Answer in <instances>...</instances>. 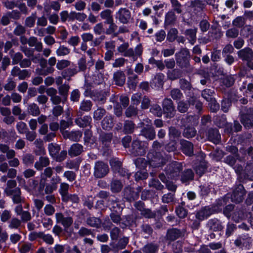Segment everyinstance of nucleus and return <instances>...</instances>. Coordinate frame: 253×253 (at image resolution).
<instances>
[{"mask_svg":"<svg viewBox=\"0 0 253 253\" xmlns=\"http://www.w3.org/2000/svg\"><path fill=\"white\" fill-rule=\"evenodd\" d=\"M175 60L177 65L181 69L187 72H192L193 67L191 66L189 59L190 54L189 50L186 48H181L176 53Z\"/></svg>","mask_w":253,"mask_h":253,"instance_id":"obj_1","label":"nucleus"},{"mask_svg":"<svg viewBox=\"0 0 253 253\" xmlns=\"http://www.w3.org/2000/svg\"><path fill=\"white\" fill-rule=\"evenodd\" d=\"M0 151L2 153L6 154V158L9 160L8 165L11 167H18L20 165V161L18 158H15L16 152L13 149H10L8 145L5 144H0Z\"/></svg>","mask_w":253,"mask_h":253,"instance_id":"obj_2","label":"nucleus"},{"mask_svg":"<svg viewBox=\"0 0 253 253\" xmlns=\"http://www.w3.org/2000/svg\"><path fill=\"white\" fill-rule=\"evenodd\" d=\"M147 163L153 168H159L164 166L168 159L163 156L162 153H148Z\"/></svg>","mask_w":253,"mask_h":253,"instance_id":"obj_3","label":"nucleus"},{"mask_svg":"<svg viewBox=\"0 0 253 253\" xmlns=\"http://www.w3.org/2000/svg\"><path fill=\"white\" fill-rule=\"evenodd\" d=\"M109 171L108 165L102 161L96 162L94 166L93 175L96 178L105 176Z\"/></svg>","mask_w":253,"mask_h":253,"instance_id":"obj_4","label":"nucleus"},{"mask_svg":"<svg viewBox=\"0 0 253 253\" xmlns=\"http://www.w3.org/2000/svg\"><path fill=\"white\" fill-rule=\"evenodd\" d=\"M182 169L183 167L181 163L174 161L167 166L166 172L171 178H174L179 176V173Z\"/></svg>","mask_w":253,"mask_h":253,"instance_id":"obj_5","label":"nucleus"},{"mask_svg":"<svg viewBox=\"0 0 253 253\" xmlns=\"http://www.w3.org/2000/svg\"><path fill=\"white\" fill-rule=\"evenodd\" d=\"M253 110L251 108H245L241 111V122L244 126L250 128L253 126Z\"/></svg>","mask_w":253,"mask_h":253,"instance_id":"obj_6","label":"nucleus"},{"mask_svg":"<svg viewBox=\"0 0 253 253\" xmlns=\"http://www.w3.org/2000/svg\"><path fill=\"white\" fill-rule=\"evenodd\" d=\"M147 147L142 141L138 140H134L131 144L130 152L135 156H142L146 153Z\"/></svg>","mask_w":253,"mask_h":253,"instance_id":"obj_7","label":"nucleus"},{"mask_svg":"<svg viewBox=\"0 0 253 253\" xmlns=\"http://www.w3.org/2000/svg\"><path fill=\"white\" fill-rule=\"evenodd\" d=\"M163 112L167 114V117L172 118L175 116L176 110L173 102L170 98H165L162 103Z\"/></svg>","mask_w":253,"mask_h":253,"instance_id":"obj_8","label":"nucleus"},{"mask_svg":"<svg viewBox=\"0 0 253 253\" xmlns=\"http://www.w3.org/2000/svg\"><path fill=\"white\" fill-rule=\"evenodd\" d=\"M239 56L244 61L247 62V64L249 68L253 69V51L250 48H246L238 52Z\"/></svg>","mask_w":253,"mask_h":253,"instance_id":"obj_9","label":"nucleus"},{"mask_svg":"<svg viewBox=\"0 0 253 253\" xmlns=\"http://www.w3.org/2000/svg\"><path fill=\"white\" fill-rule=\"evenodd\" d=\"M46 94L50 97V100L53 105H59L61 103H65L66 101L64 100V98L57 95V90L53 87L46 88Z\"/></svg>","mask_w":253,"mask_h":253,"instance_id":"obj_10","label":"nucleus"},{"mask_svg":"<svg viewBox=\"0 0 253 253\" xmlns=\"http://www.w3.org/2000/svg\"><path fill=\"white\" fill-rule=\"evenodd\" d=\"M56 223L61 224L65 229L69 228L73 223V218L71 216L65 217L61 212H56L55 214Z\"/></svg>","mask_w":253,"mask_h":253,"instance_id":"obj_11","label":"nucleus"},{"mask_svg":"<svg viewBox=\"0 0 253 253\" xmlns=\"http://www.w3.org/2000/svg\"><path fill=\"white\" fill-rule=\"evenodd\" d=\"M245 194V191L242 184H239L233 190L231 195V201L236 203H239L243 201Z\"/></svg>","mask_w":253,"mask_h":253,"instance_id":"obj_12","label":"nucleus"},{"mask_svg":"<svg viewBox=\"0 0 253 253\" xmlns=\"http://www.w3.org/2000/svg\"><path fill=\"white\" fill-rule=\"evenodd\" d=\"M139 191H135L134 189L129 186L124 188L123 191V197L127 201L132 202L136 200L139 197Z\"/></svg>","mask_w":253,"mask_h":253,"instance_id":"obj_13","label":"nucleus"},{"mask_svg":"<svg viewBox=\"0 0 253 253\" xmlns=\"http://www.w3.org/2000/svg\"><path fill=\"white\" fill-rule=\"evenodd\" d=\"M179 144L180 150L183 154L189 157L194 155V145L192 142L181 139L179 141Z\"/></svg>","mask_w":253,"mask_h":253,"instance_id":"obj_14","label":"nucleus"},{"mask_svg":"<svg viewBox=\"0 0 253 253\" xmlns=\"http://www.w3.org/2000/svg\"><path fill=\"white\" fill-rule=\"evenodd\" d=\"M108 202L111 203L112 205L111 208L113 211V212H112L110 215L111 219L115 223H120V222L122 220V218L119 214L116 213L117 211L116 210L117 207H118L119 210H121V209L118 204V201L117 200V199H111V200L109 199Z\"/></svg>","mask_w":253,"mask_h":253,"instance_id":"obj_15","label":"nucleus"},{"mask_svg":"<svg viewBox=\"0 0 253 253\" xmlns=\"http://www.w3.org/2000/svg\"><path fill=\"white\" fill-rule=\"evenodd\" d=\"M7 196L11 197L13 202L15 204H20L24 202L25 199L22 196V192L19 187L14 190L6 194Z\"/></svg>","mask_w":253,"mask_h":253,"instance_id":"obj_16","label":"nucleus"},{"mask_svg":"<svg viewBox=\"0 0 253 253\" xmlns=\"http://www.w3.org/2000/svg\"><path fill=\"white\" fill-rule=\"evenodd\" d=\"M60 4L57 1L45 2L43 3V11L46 15H48L51 13V9L57 12L60 9Z\"/></svg>","mask_w":253,"mask_h":253,"instance_id":"obj_17","label":"nucleus"},{"mask_svg":"<svg viewBox=\"0 0 253 253\" xmlns=\"http://www.w3.org/2000/svg\"><path fill=\"white\" fill-rule=\"evenodd\" d=\"M140 135L149 140H152L156 137L155 128L151 125H147L141 129Z\"/></svg>","mask_w":253,"mask_h":253,"instance_id":"obj_18","label":"nucleus"},{"mask_svg":"<svg viewBox=\"0 0 253 253\" xmlns=\"http://www.w3.org/2000/svg\"><path fill=\"white\" fill-rule=\"evenodd\" d=\"M116 18L122 23H127L130 18V12L126 8H121L116 13Z\"/></svg>","mask_w":253,"mask_h":253,"instance_id":"obj_19","label":"nucleus"},{"mask_svg":"<svg viewBox=\"0 0 253 253\" xmlns=\"http://www.w3.org/2000/svg\"><path fill=\"white\" fill-rule=\"evenodd\" d=\"M142 47L141 45H137L134 50L132 48H127L126 51L123 54V55L126 57H131L133 61L137 59L142 53Z\"/></svg>","mask_w":253,"mask_h":253,"instance_id":"obj_20","label":"nucleus"},{"mask_svg":"<svg viewBox=\"0 0 253 253\" xmlns=\"http://www.w3.org/2000/svg\"><path fill=\"white\" fill-rule=\"evenodd\" d=\"M214 213L213 210L209 207H205L198 211L196 214V217L200 221L208 218Z\"/></svg>","mask_w":253,"mask_h":253,"instance_id":"obj_21","label":"nucleus"},{"mask_svg":"<svg viewBox=\"0 0 253 253\" xmlns=\"http://www.w3.org/2000/svg\"><path fill=\"white\" fill-rule=\"evenodd\" d=\"M207 227L211 231H220L223 228L221 222L216 218L209 219L207 223Z\"/></svg>","mask_w":253,"mask_h":253,"instance_id":"obj_22","label":"nucleus"},{"mask_svg":"<svg viewBox=\"0 0 253 253\" xmlns=\"http://www.w3.org/2000/svg\"><path fill=\"white\" fill-rule=\"evenodd\" d=\"M183 235L182 232L176 228H172L167 231L166 239L169 241H173Z\"/></svg>","mask_w":253,"mask_h":253,"instance_id":"obj_23","label":"nucleus"},{"mask_svg":"<svg viewBox=\"0 0 253 253\" xmlns=\"http://www.w3.org/2000/svg\"><path fill=\"white\" fill-rule=\"evenodd\" d=\"M56 63V59L55 57H51L49 58L47 61V63L49 65L48 67H46V69H42L41 71V76H47L48 74H52L55 69L53 67Z\"/></svg>","mask_w":253,"mask_h":253,"instance_id":"obj_24","label":"nucleus"},{"mask_svg":"<svg viewBox=\"0 0 253 253\" xmlns=\"http://www.w3.org/2000/svg\"><path fill=\"white\" fill-rule=\"evenodd\" d=\"M84 151L83 146L79 143H75L71 145L68 150V154L71 157H76L81 155Z\"/></svg>","mask_w":253,"mask_h":253,"instance_id":"obj_25","label":"nucleus"},{"mask_svg":"<svg viewBox=\"0 0 253 253\" xmlns=\"http://www.w3.org/2000/svg\"><path fill=\"white\" fill-rule=\"evenodd\" d=\"M113 81L117 85L122 86L126 82V76L122 71H118L113 75Z\"/></svg>","mask_w":253,"mask_h":253,"instance_id":"obj_26","label":"nucleus"},{"mask_svg":"<svg viewBox=\"0 0 253 253\" xmlns=\"http://www.w3.org/2000/svg\"><path fill=\"white\" fill-rule=\"evenodd\" d=\"M208 137L209 140L215 144L218 143L220 139V135L216 129L210 128L208 130Z\"/></svg>","mask_w":253,"mask_h":253,"instance_id":"obj_27","label":"nucleus"},{"mask_svg":"<svg viewBox=\"0 0 253 253\" xmlns=\"http://www.w3.org/2000/svg\"><path fill=\"white\" fill-rule=\"evenodd\" d=\"M69 189V185L65 182L61 183L59 189V192L61 196L62 200L64 202H67L68 196L69 195L68 193Z\"/></svg>","mask_w":253,"mask_h":253,"instance_id":"obj_28","label":"nucleus"},{"mask_svg":"<svg viewBox=\"0 0 253 253\" xmlns=\"http://www.w3.org/2000/svg\"><path fill=\"white\" fill-rule=\"evenodd\" d=\"M159 248L158 244L154 243H149L143 247L142 251L143 253H157Z\"/></svg>","mask_w":253,"mask_h":253,"instance_id":"obj_29","label":"nucleus"},{"mask_svg":"<svg viewBox=\"0 0 253 253\" xmlns=\"http://www.w3.org/2000/svg\"><path fill=\"white\" fill-rule=\"evenodd\" d=\"M91 98L95 101L98 102L99 103L103 104L106 101V97L104 92L97 90H93L92 93L91 94Z\"/></svg>","mask_w":253,"mask_h":253,"instance_id":"obj_30","label":"nucleus"},{"mask_svg":"<svg viewBox=\"0 0 253 253\" xmlns=\"http://www.w3.org/2000/svg\"><path fill=\"white\" fill-rule=\"evenodd\" d=\"M50 163L48 158L46 157H41L39 160L35 164V168L38 170H41L43 167H47Z\"/></svg>","mask_w":253,"mask_h":253,"instance_id":"obj_31","label":"nucleus"},{"mask_svg":"<svg viewBox=\"0 0 253 253\" xmlns=\"http://www.w3.org/2000/svg\"><path fill=\"white\" fill-rule=\"evenodd\" d=\"M123 187V184L120 180L113 179L110 183V189L112 193H118L120 192Z\"/></svg>","mask_w":253,"mask_h":253,"instance_id":"obj_32","label":"nucleus"},{"mask_svg":"<svg viewBox=\"0 0 253 253\" xmlns=\"http://www.w3.org/2000/svg\"><path fill=\"white\" fill-rule=\"evenodd\" d=\"M86 223L91 227L99 228L101 226L102 221L100 218L92 216L86 218Z\"/></svg>","mask_w":253,"mask_h":253,"instance_id":"obj_33","label":"nucleus"},{"mask_svg":"<svg viewBox=\"0 0 253 253\" xmlns=\"http://www.w3.org/2000/svg\"><path fill=\"white\" fill-rule=\"evenodd\" d=\"M78 73V71L76 68H69L64 70L61 73V75L63 79L69 81L71 80V77Z\"/></svg>","mask_w":253,"mask_h":253,"instance_id":"obj_34","label":"nucleus"},{"mask_svg":"<svg viewBox=\"0 0 253 253\" xmlns=\"http://www.w3.org/2000/svg\"><path fill=\"white\" fill-rule=\"evenodd\" d=\"M93 104L89 100H83L80 106L79 111L78 113H81V111L88 112L90 111L92 107Z\"/></svg>","mask_w":253,"mask_h":253,"instance_id":"obj_35","label":"nucleus"},{"mask_svg":"<svg viewBox=\"0 0 253 253\" xmlns=\"http://www.w3.org/2000/svg\"><path fill=\"white\" fill-rule=\"evenodd\" d=\"M70 86L68 84H64L58 87L59 94L64 98V101H67Z\"/></svg>","mask_w":253,"mask_h":253,"instance_id":"obj_36","label":"nucleus"},{"mask_svg":"<svg viewBox=\"0 0 253 253\" xmlns=\"http://www.w3.org/2000/svg\"><path fill=\"white\" fill-rule=\"evenodd\" d=\"M91 120L90 116H85L83 118L77 119L75 122L80 126L84 127L90 125Z\"/></svg>","mask_w":253,"mask_h":253,"instance_id":"obj_37","label":"nucleus"},{"mask_svg":"<svg viewBox=\"0 0 253 253\" xmlns=\"http://www.w3.org/2000/svg\"><path fill=\"white\" fill-rule=\"evenodd\" d=\"M128 243V238L127 237H123L121 238L117 244L113 247V250L115 252L125 249Z\"/></svg>","mask_w":253,"mask_h":253,"instance_id":"obj_38","label":"nucleus"},{"mask_svg":"<svg viewBox=\"0 0 253 253\" xmlns=\"http://www.w3.org/2000/svg\"><path fill=\"white\" fill-rule=\"evenodd\" d=\"M253 173V165L252 163H248L243 171V176L245 178L252 180Z\"/></svg>","mask_w":253,"mask_h":253,"instance_id":"obj_39","label":"nucleus"},{"mask_svg":"<svg viewBox=\"0 0 253 253\" xmlns=\"http://www.w3.org/2000/svg\"><path fill=\"white\" fill-rule=\"evenodd\" d=\"M181 71L177 68L169 70L167 73L168 78L171 81L179 79L181 77Z\"/></svg>","mask_w":253,"mask_h":253,"instance_id":"obj_40","label":"nucleus"},{"mask_svg":"<svg viewBox=\"0 0 253 253\" xmlns=\"http://www.w3.org/2000/svg\"><path fill=\"white\" fill-rule=\"evenodd\" d=\"M194 176V172L192 169H186L181 174V180L182 182H186L189 180H192L193 179Z\"/></svg>","mask_w":253,"mask_h":253,"instance_id":"obj_41","label":"nucleus"},{"mask_svg":"<svg viewBox=\"0 0 253 253\" xmlns=\"http://www.w3.org/2000/svg\"><path fill=\"white\" fill-rule=\"evenodd\" d=\"M113 138V134L112 133H102L99 137V140L101 142L103 145H108L111 142Z\"/></svg>","mask_w":253,"mask_h":253,"instance_id":"obj_42","label":"nucleus"},{"mask_svg":"<svg viewBox=\"0 0 253 253\" xmlns=\"http://www.w3.org/2000/svg\"><path fill=\"white\" fill-rule=\"evenodd\" d=\"M141 232L145 238H148L152 234L153 230L148 224H143L141 226Z\"/></svg>","mask_w":253,"mask_h":253,"instance_id":"obj_43","label":"nucleus"},{"mask_svg":"<svg viewBox=\"0 0 253 253\" xmlns=\"http://www.w3.org/2000/svg\"><path fill=\"white\" fill-rule=\"evenodd\" d=\"M101 124L103 129L109 130L113 126V119L111 116H107L103 119Z\"/></svg>","mask_w":253,"mask_h":253,"instance_id":"obj_44","label":"nucleus"},{"mask_svg":"<svg viewBox=\"0 0 253 253\" xmlns=\"http://www.w3.org/2000/svg\"><path fill=\"white\" fill-rule=\"evenodd\" d=\"M27 111L29 114L33 116H38L41 113L39 106L35 103L28 105Z\"/></svg>","mask_w":253,"mask_h":253,"instance_id":"obj_45","label":"nucleus"},{"mask_svg":"<svg viewBox=\"0 0 253 253\" xmlns=\"http://www.w3.org/2000/svg\"><path fill=\"white\" fill-rule=\"evenodd\" d=\"M22 163L26 166L32 165L35 161V156L30 153L24 154L22 158Z\"/></svg>","mask_w":253,"mask_h":253,"instance_id":"obj_46","label":"nucleus"},{"mask_svg":"<svg viewBox=\"0 0 253 253\" xmlns=\"http://www.w3.org/2000/svg\"><path fill=\"white\" fill-rule=\"evenodd\" d=\"M138 76L133 75L128 77L127 84L128 87L131 89L135 90L138 84Z\"/></svg>","mask_w":253,"mask_h":253,"instance_id":"obj_47","label":"nucleus"},{"mask_svg":"<svg viewBox=\"0 0 253 253\" xmlns=\"http://www.w3.org/2000/svg\"><path fill=\"white\" fill-rule=\"evenodd\" d=\"M197 131L194 127L188 126L184 129L182 134L184 137L190 139L194 137Z\"/></svg>","mask_w":253,"mask_h":253,"instance_id":"obj_48","label":"nucleus"},{"mask_svg":"<svg viewBox=\"0 0 253 253\" xmlns=\"http://www.w3.org/2000/svg\"><path fill=\"white\" fill-rule=\"evenodd\" d=\"M88 62L87 63L86 59L85 56H83L81 58L78 62V72H84L86 70L87 67Z\"/></svg>","mask_w":253,"mask_h":253,"instance_id":"obj_49","label":"nucleus"},{"mask_svg":"<svg viewBox=\"0 0 253 253\" xmlns=\"http://www.w3.org/2000/svg\"><path fill=\"white\" fill-rule=\"evenodd\" d=\"M170 95L174 100L180 101L183 97L182 92L177 88H173L170 90Z\"/></svg>","mask_w":253,"mask_h":253,"instance_id":"obj_50","label":"nucleus"},{"mask_svg":"<svg viewBox=\"0 0 253 253\" xmlns=\"http://www.w3.org/2000/svg\"><path fill=\"white\" fill-rule=\"evenodd\" d=\"M135 128V124L131 121H126L124 124V132L126 134L132 133Z\"/></svg>","mask_w":253,"mask_h":253,"instance_id":"obj_51","label":"nucleus"},{"mask_svg":"<svg viewBox=\"0 0 253 253\" xmlns=\"http://www.w3.org/2000/svg\"><path fill=\"white\" fill-rule=\"evenodd\" d=\"M17 182L16 180L13 179H10L7 181L6 187L4 190V193L6 194L8 193H9L13 190H14V189L17 188Z\"/></svg>","mask_w":253,"mask_h":253,"instance_id":"obj_52","label":"nucleus"},{"mask_svg":"<svg viewBox=\"0 0 253 253\" xmlns=\"http://www.w3.org/2000/svg\"><path fill=\"white\" fill-rule=\"evenodd\" d=\"M149 186L155 188L157 190L161 191L164 189V186L158 179L152 178L149 182Z\"/></svg>","mask_w":253,"mask_h":253,"instance_id":"obj_53","label":"nucleus"},{"mask_svg":"<svg viewBox=\"0 0 253 253\" xmlns=\"http://www.w3.org/2000/svg\"><path fill=\"white\" fill-rule=\"evenodd\" d=\"M180 88L183 90H191L192 88V85L191 83L185 79L179 80Z\"/></svg>","mask_w":253,"mask_h":253,"instance_id":"obj_54","label":"nucleus"},{"mask_svg":"<svg viewBox=\"0 0 253 253\" xmlns=\"http://www.w3.org/2000/svg\"><path fill=\"white\" fill-rule=\"evenodd\" d=\"M106 113V110L101 107H99L93 112V117L95 120L100 121Z\"/></svg>","mask_w":253,"mask_h":253,"instance_id":"obj_55","label":"nucleus"},{"mask_svg":"<svg viewBox=\"0 0 253 253\" xmlns=\"http://www.w3.org/2000/svg\"><path fill=\"white\" fill-rule=\"evenodd\" d=\"M48 150L50 155L54 158L59 153L60 150V147L58 145L50 143L48 145Z\"/></svg>","mask_w":253,"mask_h":253,"instance_id":"obj_56","label":"nucleus"},{"mask_svg":"<svg viewBox=\"0 0 253 253\" xmlns=\"http://www.w3.org/2000/svg\"><path fill=\"white\" fill-rule=\"evenodd\" d=\"M189 108V104L184 100H180L177 103V110L181 113H186Z\"/></svg>","mask_w":253,"mask_h":253,"instance_id":"obj_57","label":"nucleus"},{"mask_svg":"<svg viewBox=\"0 0 253 253\" xmlns=\"http://www.w3.org/2000/svg\"><path fill=\"white\" fill-rule=\"evenodd\" d=\"M150 112L158 117H161L163 114V110L158 104L153 105L150 109Z\"/></svg>","mask_w":253,"mask_h":253,"instance_id":"obj_58","label":"nucleus"},{"mask_svg":"<svg viewBox=\"0 0 253 253\" xmlns=\"http://www.w3.org/2000/svg\"><path fill=\"white\" fill-rule=\"evenodd\" d=\"M169 135L170 138H177L181 136V131L174 126H170L169 128Z\"/></svg>","mask_w":253,"mask_h":253,"instance_id":"obj_59","label":"nucleus"},{"mask_svg":"<svg viewBox=\"0 0 253 253\" xmlns=\"http://www.w3.org/2000/svg\"><path fill=\"white\" fill-rule=\"evenodd\" d=\"M43 212L46 216H52L55 213V209L51 204H46L43 207Z\"/></svg>","mask_w":253,"mask_h":253,"instance_id":"obj_60","label":"nucleus"},{"mask_svg":"<svg viewBox=\"0 0 253 253\" xmlns=\"http://www.w3.org/2000/svg\"><path fill=\"white\" fill-rule=\"evenodd\" d=\"M100 17L103 19H105L106 21L105 23L111 22V20H113V17L111 15V11L109 9H106L101 12Z\"/></svg>","mask_w":253,"mask_h":253,"instance_id":"obj_61","label":"nucleus"},{"mask_svg":"<svg viewBox=\"0 0 253 253\" xmlns=\"http://www.w3.org/2000/svg\"><path fill=\"white\" fill-rule=\"evenodd\" d=\"M216 125L219 127H223L226 126L227 124L226 118L225 115L216 116L215 119Z\"/></svg>","mask_w":253,"mask_h":253,"instance_id":"obj_62","label":"nucleus"},{"mask_svg":"<svg viewBox=\"0 0 253 253\" xmlns=\"http://www.w3.org/2000/svg\"><path fill=\"white\" fill-rule=\"evenodd\" d=\"M138 109L137 107L133 106H129L126 110L125 114L127 117H131L137 115Z\"/></svg>","mask_w":253,"mask_h":253,"instance_id":"obj_63","label":"nucleus"},{"mask_svg":"<svg viewBox=\"0 0 253 253\" xmlns=\"http://www.w3.org/2000/svg\"><path fill=\"white\" fill-rule=\"evenodd\" d=\"M78 235L81 237H84L87 236H94V234L91 229H88L86 227H82L79 230Z\"/></svg>","mask_w":253,"mask_h":253,"instance_id":"obj_64","label":"nucleus"}]
</instances>
